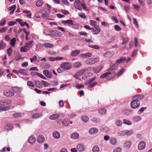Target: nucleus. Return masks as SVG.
<instances>
[{
  "label": "nucleus",
  "mask_w": 152,
  "mask_h": 152,
  "mask_svg": "<svg viewBox=\"0 0 152 152\" xmlns=\"http://www.w3.org/2000/svg\"><path fill=\"white\" fill-rule=\"evenodd\" d=\"M110 142L111 144L115 145L116 144L117 140L116 139L114 138H111L110 140Z\"/></svg>",
  "instance_id": "de8ad7c7"
},
{
  "label": "nucleus",
  "mask_w": 152,
  "mask_h": 152,
  "mask_svg": "<svg viewBox=\"0 0 152 152\" xmlns=\"http://www.w3.org/2000/svg\"><path fill=\"white\" fill-rule=\"evenodd\" d=\"M37 139V141L39 143H42L44 142L45 137L43 135H40L38 136Z\"/></svg>",
  "instance_id": "f3484780"
},
{
  "label": "nucleus",
  "mask_w": 152,
  "mask_h": 152,
  "mask_svg": "<svg viewBox=\"0 0 152 152\" xmlns=\"http://www.w3.org/2000/svg\"><path fill=\"white\" fill-rule=\"evenodd\" d=\"M133 112V111L132 110L125 108L122 110V113L123 114L129 115Z\"/></svg>",
  "instance_id": "f8f14e48"
},
{
  "label": "nucleus",
  "mask_w": 152,
  "mask_h": 152,
  "mask_svg": "<svg viewBox=\"0 0 152 152\" xmlns=\"http://www.w3.org/2000/svg\"><path fill=\"white\" fill-rule=\"evenodd\" d=\"M123 123L128 125H130L132 124V123L130 121L125 119L123 120Z\"/></svg>",
  "instance_id": "052dcab7"
},
{
  "label": "nucleus",
  "mask_w": 152,
  "mask_h": 152,
  "mask_svg": "<svg viewBox=\"0 0 152 152\" xmlns=\"http://www.w3.org/2000/svg\"><path fill=\"white\" fill-rule=\"evenodd\" d=\"M82 120L84 122H87L88 120V117L86 116H83L81 117Z\"/></svg>",
  "instance_id": "680f3d73"
},
{
  "label": "nucleus",
  "mask_w": 152,
  "mask_h": 152,
  "mask_svg": "<svg viewBox=\"0 0 152 152\" xmlns=\"http://www.w3.org/2000/svg\"><path fill=\"white\" fill-rule=\"evenodd\" d=\"M98 112L99 113L101 114L104 115L106 113L107 110L105 108H102L99 109L98 110Z\"/></svg>",
  "instance_id": "4c0bfd02"
},
{
  "label": "nucleus",
  "mask_w": 152,
  "mask_h": 152,
  "mask_svg": "<svg viewBox=\"0 0 152 152\" xmlns=\"http://www.w3.org/2000/svg\"><path fill=\"white\" fill-rule=\"evenodd\" d=\"M123 41L122 42V45H124L126 43L128 42L129 40V38L127 37H125L123 39Z\"/></svg>",
  "instance_id": "e2e57ef3"
},
{
  "label": "nucleus",
  "mask_w": 152,
  "mask_h": 152,
  "mask_svg": "<svg viewBox=\"0 0 152 152\" xmlns=\"http://www.w3.org/2000/svg\"><path fill=\"white\" fill-rule=\"evenodd\" d=\"M35 140V138L33 136L30 137L28 140V142L31 144H33Z\"/></svg>",
  "instance_id": "6ab92c4d"
},
{
  "label": "nucleus",
  "mask_w": 152,
  "mask_h": 152,
  "mask_svg": "<svg viewBox=\"0 0 152 152\" xmlns=\"http://www.w3.org/2000/svg\"><path fill=\"white\" fill-rule=\"evenodd\" d=\"M88 46L90 48H92L97 50H98L100 48V47L99 46L96 45H89Z\"/></svg>",
  "instance_id": "13d9d810"
},
{
  "label": "nucleus",
  "mask_w": 152,
  "mask_h": 152,
  "mask_svg": "<svg viewBox=\"0 0 152 152\" xmlns=\"http://www.w3.org/2000/svg\"><path fill=\"white\" fill-rule=\"evenodd\" d=\"M146 107H142L137 111V113L140 114L142 113L146 109Z\"/></svg>",
  "instance_id": "bf43d9fd"
},
{
  "label": "nucleus",
  "mask_w": 152,
  "mask_h": 152,
  "mask_svg": "<svg viewBox=\"0 0 152 152\" xmlns=\"http://www.w3.org/2000/svg\"><path fill=\"white\" fill-rule=\"evenodd\" d=\"M69 121L67 119H65L62 122V124L64 126H67L69 124Z\"/></svg>",
  "instance_id": "ea45409f"
},
{
  "label": "nucleus",
  "mask_w": 152,
  "mask_h": 152,
  "mask_svg": "<svg viewBox=\"0 0 152 152\" xmlns=\"http://www.w3.org/2000/svg\"><path fill=\"white\" fill-rule=\"evenodd\" d=\"M43 3V2L41 0H39L37 1L36 3V5L37 7H40L42 5Z\"/></svg>",
  "instance_id": "a18cd8bd"
},
{
  "label": "nucleus",
  "mask_w": 152,
  "mask_h": 152,
  "mask_svg": "<svg viewBox=\"0 0 152 152\" xmlns=\"http://www.w3.org/2000/svg\"><path fill=\"white\" fill-rule=\"evenodd\" d=\"M114 54L113 52H112L111 51H107L106 53H104V56L107 57H110L112 56Z\"/></svg>",
  "instance_id": "412c9836"
},
{
  "label": "nucleus",
  "mask_w": 152,
  "mask_h": 152,
  "mask_svg": "<svg viewBox=\"0 0 152 152\" xmlns=\"http://www.w3.org/2000/svg\"><path fill=\"white\" fill-rule=\"evenodd\" d=\"M50 13V10L45 9L39 11V13H41V18L42 19L47 18L49 17V14Z\"/></svg>",
  "instance_id": "f03ea898"
},
{
  "label": "nucleus",
  "mask_w": 152,
  "mask_h": 152,
  "mask_svg": "<svg viewBox=\"0 0 152 152\" xmlns=\"http://www.w3.org/2000/svg\"><path fill=\"white\" fill-rule=\"evenodd\" d=\"M136 98V99H137L139 101V100H141L143 99L144 98V96L142 95H137L135 96Z\"/></svg>",
  "instance_id": "864d4df0"
},
{
  "label": "nucleus",
  "mask_w": 152,
  "mask_h": 152,
  "mask_svg": "<svg viewBox=\"0 0 152 152\" xmlns=\"http://www.w3.org/2000/svg\"><path fill=\"white\" fill-rule=\"evenodd\" d=\"M99 147L96 145L94 146L92 148L93 152H99Z\"/></svg>",
  "instance_id": "f704fd0d"
},
{
  "label": "nucleus",
  "mask_w": 152,
  "mask_h": 152,
  "mask_svg": "<svg viewBox=\"0 0 152 152\" xmlns=\"http://www.w3.org/2000/svg\"><path fill=\"white\" fill-rule=\"evenodd\" d=\"M62 23L64 24V23L67 24L70 27L73 26L74 24V22L72 20H63L62 21Z\"/></svg>",
  "instance_id": "9d476101"
},
{
  "label": "nucleus",
  "mask_w": 152,
  "mask_h": 152,
  "mask_svg": "<svg viewBox=\"0 0 152 152\" xmlns=\"http://www.w3.org/2000/svg\"><path fill=\"white\" fill-rule=\"evenodd\" d=\"M43 73L47 77L50 78L52 76V73L48 70H45L43 71Z\"/></svg>",
  "instance_id": "6e6552de"
},
{
  "label": "nucleus",
  "mask_w": 152,
  "mask_h": 152,
  "mask_svg": "<svg viewBox=\"0 0 152 152\" xmlns=\"http://www.w3.org/2000/svg\"><path fill=\"white\" fill-rule=\"evenodd\" d=\"M118 65L116 63H114L113 64L112 66H111L110 67L107 69V71H113L115 69L117 66H118Z\"/></svg>",
  "instance_id": "aec40b11"
},
{
  "label": "nucleus",
  "mask_w": 152,
  "mask_h": 152,
  "mask_svg": "<svg viewBox=\"0 0 152 152\" xmlns=\"http://www.w3.org/2000/svg\"><path fill=\"white\" fill-rule=\"evenodd\" d=\"M64 70L62 66H61H61L57 70V72L58 73H61L63 72Z\"/></svg>",
  "instance_id": "6e6d98bb"
},
{
  "label": "nucleus",
  "mask_w": 152,
  "mask_h": 152,
  "mask_svg": "<svg viewBox=\"0 0 152 152\" xmlns=\"http://www.w3.org/2000/svg\"><path fill=\"white\" fill-rule=\"evenodd\" d=\"M39 11L36 12L34 15V16L36 18H41V13H39Z\"/></svg>",
  "instance_id": "5fc2aeb1"
},
{
  "label": "nucleus",
  "mask_w": 152,
  "mask_h": 152,
  "mask_svg": "<svg viewBox=\"0 0 152 152\" xmlns=\"http://www.w3.org/2000/svg\"><path fill=\"white\" fill-rule=\"evenodd\" d=\"M53 136L55 138L58 139L60 137V133L57 131L54 132L53 133Z\"/></svg>",
  "instance_id": "5701e85b"
},
{
  "label": "nucleus",
  "mask_w": 152,
  "mask_h": 152,
  "mask_svg": "<svg viewBox=\"0 0 152 152\" xmlns=\"http://www.w3.org/2000/svg\"><path fill=\"white\" fill-rule=\"evenodd\" d=\"M33 42V41H31L26 42L25 45V47H26L27 48H31L33 45L32 44Z\"/></svg>",
  "instance_id": "473e14b6"
},
{
  "label": "nucleus",
  "mask_w": 152,
  "mask_h": 152,
  "mask_svg": "<svg viewBox=\"0 0 152 152\" xmlns=\"http://www.w3.org/2000/svg\"><path fill=\"white\" fill-rule=\"evenodd\" d=\"M26 48H27L26 47H25V46L22 47L20 50V51L21 52H26L28 50V49Z\"/></svg>",
  "instance_id": "4d7b16f0"
},
{
  "label": "nucleus",
  "mask_w": 152,
  "mask_h": 152,
  "mask_svg": "<svg viewBox=\"0 0 152 152\" xmlns=\"http://www.w3.org/2000/svg\"><path fill=\"white\" fill-rule=\"evenodd\" d=\"M115 75L116 74L115 72H108L101 75L100 76V78H104L106 77L107 79H110L114 77Z\"/></svg>",
  "instance_id": "f257e3e1"
},
{
  "label": "nucleus",
  "mask_w": 152,
  "mask_h": 152,
  "mask_svg": "<svg viewBox=\"0 0 152 152\" xmlns=\"http://www.w3.org/2000/svg\"><path fill=\"white\" fill-rule=\"evenodd\" d=\"M12 52V48L10 47L7 50V52L8 56H11Z\"/></svg>",
  "instance_id": "603ef678"
},
{
  "label": "nucleus",
  "mask_w": 152,
  "mask_h": 152,
  "mask_svg": "<svg viewBox=\"0 0 152 152\" xmlns=\"http://www.w3.org/2000/svg\"><path fill=\"white\" fill-rule=\"evenodd\" d=\"M10 109L9 106H0V112L3 111H6Z\"/></svg>",
  "instance_id": "4be33fe9"
},
{
  "label": "nucleus",
  "mask_w": 152,
  "mask_h": 152,
  "mask_svg": "<svg viewBox=\"0 0 152 152\" xmlns=\"http://www.w3.org/2000/svg\"><path fill=\"white\" fill-rule=\"evenodd\" d=\"M126 60L125 57H122L120 59L116 61V63L118 65V64H120L125 61Z\"/></svg>",
  "instance_id": "393cba45"
},
{
  "label": "nucleus",
  "mask_w": 152,
  "mask_h": 152,
  "mask_svg": "<svg viewBox=\"0 0 152 152\" xmlns=\"http://www.w3.org/2000/svg\"><path fill=\"white\" fill-rule=\"evenodd\" d=\"M86 71L85 69H82L78 72L74 76V77L75 78H77V77H80Z\"/></svg>",
  "instance_id": "ddd939ff"
},
{
  "label": "nucleus",
  "mask_w": 152,
  "mask_h": 152,
  "mask_svg": "<svg viewBox=\"0 0 152 152\" xmlns=\"http://www.w3.org/2000/svg\"><path fill=\"white\" fill-rule=\"evenodd\" d=\"M13 127H12L10 124L6 125L4 127V129L5 130L8 131L12 130Z\"/></svg>",
  "instance_id": "c756f323"
},
{
  "label": "nucleus",
  "mask_w": 152,
  "mask_h": 152,
  "mask_svg": "<svg viewBox=\"0 0 152 152\" xmlns=\"http://www.w3.org/2000/svg\"><path fill=\"white\" fill-rule=\"evenodd\" d=\"M98 131V130L97 128L93 127L89 129V132L91 134H96Z\"/></svg>",
  "instance_id": "2eb2a0df"
},
{
  "label": "nucleus",
  "mask_w": 152,
  "mask_h": 152,
  "mask_svg": "<svg viewBox=\"0 0 152 152\" xmlns=\"http://www.w3.org/2000/svg\"><path fill=\"white\" fill-rule=\"evenodd\" d=\"M81 55L82 57L87 58L91 57V54L90 53H88L85 54H81Z\"/></svg>",
  "instance_id": "bb28decb"
},
{
  "label": "nucleus",
  "mask_w": 152,
  "mask_h": 152,
  "mask_svg": "<svg viewBox=\"0 0 152 152\" xmlns=\"http://www.w3.org/2000/svg\"><path fill=\"white\" fill-rule=\"evenodd\" d=\"M22 114L21 113H16L14 114L13 115V116L16 118H18L21 117L22 116Z\"/></svg>",
  "instance_id": "e433bc0d"
},
{
  "label": "nucleus",
  "mask_w": 152,
  "mask_h": 152,
  "mask_svg": "<svg viewBox=\"0 0 152 152\" xmlns=\"http://www.w3.org/2000/svg\"><path fill=\"white\" fill-rule=\"evenodd\" d=\"M77 148L79 152H82L84 151L86 148L85 146L82 144H80L77 146Z\"/></svg>",
  "instance_id": "1a4fd4ad"
},
{
  "label": "nucleus",
  "mask_w": 152,
  "mask_h": 152,
  "mask_svg": "<svg viewBox=\"0 0 152 152\" xmlns=\"http://www.w3.org/2000/svg\"><path fill=\"white\" fill-rule=\"evenodd\" d=\"M42 115L39 113H35L33 114L31 116L32 118L36 119L41 117Z\"/></svg>",
  "instance_id": "c9c22d12"
},
{
  "label": "nucleus",
  "mask_w": 152,
  "mask_h": 152,
  "mask_svg": "<svg viewBox=\"0 0 152 152\" xmlns=\"http://www.w3.org/2000/svg\"><path fill=\"white\" fill-rule=\"evenodd\" d=\"M99 60V58L98 57L89 58L86 61L85 63L88 65L94 64L97 62Z\"/></svg>",
  "instance_id": "7ed1b4c3"
},
{
  "label": "nucleus",
  "mask_w": 152,
  "mask_h": 152,
  "mask_svg": "<svg viewBox=\"0 0 152 152\" xmlns=\"http://www.w3.org/2000/svg\"><path fill=\"white\" fill-rule=\"evenodd\" d=\"M35 85L38 88H41L42 87V85L41 84V82L38 80H35Z\"/></svg>",
  "instance_id": "37998d69"
},
{
  "label": "nucleus",
  "mask_w": 152,
  "mask_h": 152,
  "mask_svg": "<svg viewBox=\"0 0 152 152\" xmlns=\"http://www.w3.org/2000/svg\"><path fill=\"white\" fill-rule=\"evenodd\" d=\"M44 46L45 48H51L53 47V45L51 44L46 43L44 44Z\"/></svg>",
  "instance_id": "72a5a7b5"
},
{
  "label": "nucleus",
  "mask_w": 152,
  "mask_h": 152,
  "mask_svg": "<svg viewBox=\"0 0 152 152\" xmlns=\"http://www.w3.org/2000/svg\"><path fill=\"white\" fill-rule=\"evenodd\" d=\"M23 13H25L26 14V16L28 18H31V14L30 11H28L27 10H24L23 12Z\"/></svg>",
  "instance_id": "cd10ccee"
},
{
  "label": "nucleus",
  "mask_w": 152,
  "mask_h": 152,
  "mask_svg": "<svg viewBox=\"0 0 152 152\" xmlns=\"http://www.w3.org/2000/svg\"><path fill=\"white\" fill-rule=\"evenodd\" d=\"M71 137L73 139H76L79 137V134L77 132L74 133L71 135Z\"/></svg>",
  "instance_id": "b1692460"
},
{
  "label": "nucleus",
  "mask_w": 152,
  "mask_h": 152,
  "mask_svg": "<svg viewBox=\"0 0 152 152\" xmlns=\"http://www.w3.org/2000/svg\"><path fill=\"white\" fill-rule=\"evenodd\" d=\"M125 69L124 68L122 69L118 72L117 74L116 75L117 77H119L120 76L123 74V73L125 72Z\"/></svg>",
  "instance_id": "58836bf2"
},
{
  "label": "nucleus",
  "mask_w": 152,
  "mask_h": 152,
  "mask_svg": "<svg viewBox=\"0 0 152 152\" xmlns=\"http://www.w3.org/2000/svg\"><path fill=\"white\" fill-rule=\"evenodd\" d=\"M82 66V64L80 62H77L73 64V67L75 68H78Z\"/></svg>",
  "instance_id": "a19ab883"
},
{
  "label": "nucleus",
  "mask_w": 152,
  "mask_h": 152,
  "mask_svg": "<svg viewBox=\"0 0 152 152\" xmlns=\"http://www.w3.org/2000/svg\"><path fill=\"white\" fill-rule=\"evenodd\" d=\"M94 27L96 30L97 33H96V34H99L100 31L99 27L96 25L94 26Z\"/></svg>",
  "instance_id": "0e129e2a"
},
{
  "label": "nucleus",
  "mask_w": 152,
  "mask_h": 152,
  "mask_svg": "<svg viewBox=\"0 0 152 152\" xmlns=\"http://www.w3.org/2000/svg\"><path fill=\"white\" fill-rule=\"evenodd\" d=\"M122 123V121L120 120H117L115 121V124L118 126H121Z\"/></svg>",
  "instance_id": "49530a36"
},
{
  "label": "nucleus",
  "mask_w": 152,
  "mask_h": 152,
  "mask_svg": "<svg viewBox=\"0 0 152 152\" xmlns=\"http://www.w3.org/2000/svg\"><path fill=\"white\" fill-rule=\"evenodd\" d=\"M140 103L139 100L137 99H135L133 100L131 102L130 105L132 108L136 109L139 107Z\"/></svg>",
  "instance_id": "20e7f679"
},
{
  "label": "nucleus",
  "mask_w": 152,
  "mask_h": 152,
  "mask_svg": "<svg viewBox=\"0 0 152 152\" xmlns=\"http://www.w3.org/2000/svg\"><path fill=\"white\" fill-rule=\"evenodd\" d=\"M42 67L44 69H48L50 68V66L48 64L43 63L42 64Z\"/></svg>",
  "instance_id": "09e8293b"
},
{
  "label": "nucleus",
  "mask_w": 152,
  "mask_h": 152,
  "mask_svg": "<svg viewBox=\"0 0 152 152\" xmlns=\"http://www.w3.org/2000/svg\"><path fill=\"white\" fill-rule=\"evenodd\" d=\"M16 38H13L10 41V44L12 46H14L15 45Z\"/></svg>",
  "instance_id": "8fccbe9b"
},
{
  "label": "nucleus",
  "mask_w": 152,
  "mask_h": 152,
  "mask_svg": "<svg viewBox=\"0 0 152 152\" xmlns=\"http://www.w3.org/2000/svg\"><path fill=\"white\" fill-rule=\"evenodd\" d=\"M141 119V117L139 116H136L133 118V121L135 122H138L140 121Z\"/></svg>",
  "instance_id": "2f4dec72"
},
{
  "label": "nucleus",
  "mask_w": 152,
  "mask_h": 152,
  "mask_svg": "<svg viewBox=\"0 0 152 152\" xmlns=\"http://www.w3.org/2000/svg\"><path fill=\"white\" fill-rule=\"evenodd\" d=\"M12 102L11 100L9 99H2L0 100V105H5L10 104Z\"/></svg>",
  "instance_id": "423d86ee"
},
{
  "label": "nucleus",
  "mask_w": 152,
  "mask_h": 152,
  "mask_svg": "<svg viewBox=\"0 0 152 152\" xmlns=\"http://www.w3.org/2000/svg\"><path fill=\"white\" fill-rule=\"evenodd\" d=\"M61 66H62L64 69L69 70L71 68V64L68 62L64 63L61 64Z\"/></svg>",
  "instance_id": "0eeeda50"
},
{
  "label": "nucleus",
  "mask_w": 152,
  "mask_h": 152,
  "mask_svg": "<svg viewBox=\"0 0 152 152\" xmlns=\"http://www.w3.org/2000/svg\"><path fill=\"white\" fill-rule=\"evenodd\" d=\"M97 82H93L88 85L87 87L88 88H92L94 86L97 84Z\"/></svg>",
  "instance_id": "79ce46f5"
},
{
  "label": "nucleus",
  "mask_w": 152,
  "mask_h": 152,
  "mask_svg": "<svg viewBox=\"0 0 152 152\" xmlns=\"http://www.w3.org/2000/svg\"><path fill=\"white\" fill-rule=\"evenodd\" d=\"M114 28L115 30L117 31H120L121 30V28L120 26L117 25H115L114 26Z\"/></svg>",
  "instance_id": "3c124183"
},
{
  "label": "nucleus",
  "mask_w": 152,
  "mask_h": 152,
  "mask_svg": "<svg viewBox=\"0 0 152 152\" xmlns=\"http://www.w3.org/2000/svg\"><path fill=\"white\" fill-rule=\"evenodd\" d=\"M103 66L102 65H100L99 66L96 67H94L93 71L94 73H98L101 71L103 68Z\"/></svg>",
  "instance_id": "9b49d317"
},
{
  "label": "nucleus",
  "mask_w": 152,
  "mask_h": 152,
  "mask_svg": "<svg viewBox=\"0 0 152 152\" xmlns=\"http://www.w3.org/2000/svg\"><path fill=\"white\" fill-rule=\"evenodd\" d=\"M115 39V37L114 36H113L109 39L108 42L109 43H110L114 41Z\"/></svg>",
  "instance_id": "338daca9"
},
{
  "label": "nucleus",
  "mask_w": 152,
  "mask_h": 152,
  "mask_svg": "<svg viewBox=\"0 0 152 152\" xmlns=\"http://www.w3.org/2000/svg\"><path fill=\"white\" fill-rule=\"evenodd\" d=\"M131 145V142L130 141H126L124 145V147L126 149L130 147Z\"/></svg>",
  "instance_id": "a878e982"
},
{
  "label": "nucleus",
  "mask_w": 152,
  "mask_h": 152,
  "mask_svg": "<svg viewBox=\"0 0 152 152\" xmlns=\"http://www.w3.org/2000/svg\"><path fill=\"white\" fill-rule=\"evenodd\" d=\"M59 116L60 115L58 114H53L49 116V118L51 120H54L58 118Z\"/></svg>",
  "instance_id": "dca6fc26"
},
{
  "label": "nucleus",
  "mask_w": 152,
  "mask_h": 152,
  "mask_svg": "<svg viewBox=\"0 0 152 152\" xmlns=\"http://www.w3.org/2000/svg\"><path fill=\"white\" fill-rule=\"evenodd\" d=\"M18 72L20 74L24 75L26 76L28 74L26 70L24 69H20L18 70Z\"/></svg>",
  "instance_id": "c85d7f7f"
},
{
  "label": "nucleus",
  "mask_w": 152,
  "mask_h": 152,
  "mask_svg": "<svg viewBox=\"0 0 152 152\" xmlns=\"http://www.w3.org/2000/svg\"><path fill=\"white\" fill-rule=\"evenodd\" d=\"M80 52V51L79 50L72 51L71 53V56L72 57L77 56L79 54Z\"/></svg>",
  "instance_id": "a211bd4d"
},
{
  "label": "nucleus",
  "mask_w": 152,
  "mask_h": 152,
  "mask_svg": "<svg viewBox=\"0 0 152 152\" xmlns=\"http://www.w3.org/2000/svg\"><path fill=\"white\" fill-rule=\"evenodd\" d=\"M80 0H78V1H75L74 4V7L76 8L80 7Z\"/></svg>",
  "instance_id": "c03bdc74"
},
{
  "label": "nucleus",
  "mask_w": 152,
  "mask_h": 152,
  "mask_svg": "<svg viewBox=\"0 0 152 152\" xmlns=\"http://www.w3.org/2000/svg\"><path fill=\"white\" fill-rule=\"evenodd\" d=\"M84 86L83 84H78L75 86V87L78 89H80L81 88H84Z\"/></svg>",
  "instance_id": "774afa93"
},
{
  "label": "nucleus",
  "mask_w": 152,
  "mask_h": 152,
  "mask_svg": "<svg viewBox=\"0 0 152 152\" xmlns=\"http://www.w3.org/2000/svg\"><path fill=\"white\" fill-rule=\"evenodd\" d=\"M145 142L143 141H141L138 145V149L139 150H141L145 148Z\"/></svg>",
  "instance_id": "4468645a"
},
{
  "label": "nucleus",
  "mask_w": 152,
  "mask_h": 152,
  "mask_svg": "<svg viewBox=\"0 0 152 152\" xmlns=\"http://www.w3.org/2000/svg\"><path fill=\"white\" fill-rule=\"evenodd\" d=\"M6 46V44L4 43L3 40L0 41V50L4 49Z\"/></svg>",
  "instance_id": "7c9ffc66"
},
{
  "label": "nucleus",
  "mask_w": 152,
  "mask_h": 152,
  "mask_svg": "<svg viewBox=\"0 0 152 152\" xmlns=\"http://www.w3.org/2000/svg\"><path fill=\"white\" fill-rule=\"evenodd\" d=\"M4 95L7 97H12L14 95V91L10 90H6L3 92Z\"/></svg>",
  "instance_id": "39448f33"
},
{
  "label": "nucleus",
  "mask_w": 152,
  "mask_h": 152,
  "mask_svg": "<svg viewBox=\"0 0 152 152\" xmlns=\"http://www.w3.org/2000/svg\"><path fill=\"white\" fill-rule=\"evenodd\" d=\"M125 135H130L133 133V131L132 130H125Z\"/></svg>",
  "instance_id": "69168bd1"
}]
</instances>
